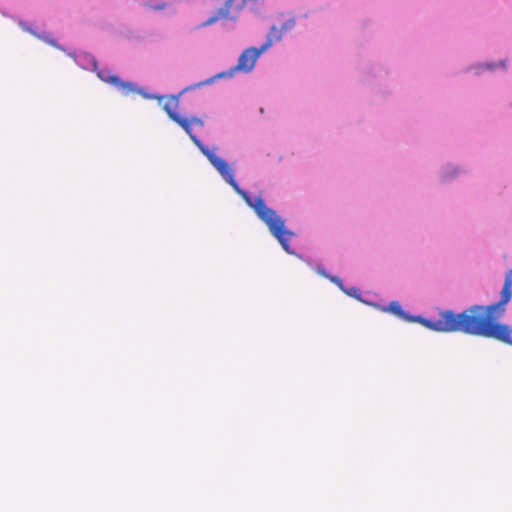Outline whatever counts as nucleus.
Listing matches in <instances>:
<instances>
[{
    "mask_svg": "<svg viewBox=\"0 0 512 512\" xmlns=\"http://www.w3.org/2000/svg\"><path fill=\"white\" fill-rule=\"evenodd\" d=\"M179 107V97L169 96L166 103L163 105V110L167 113L169 118L181 126L189 135L193 143L201 150L207 157L213 167L220 173L224 180L239 194L246 204L253 208L257 216L268 226L271 234L279 241L282 248L289 254H293L290 249L289 241L294 237V233L285 228V221L277 215L276 211L269 208L262 197L258 196L251 198L250 195L242 190L234 177L233 169L228 163L218 157L213 151L207 148L197 137L192 133V125L203 127L204 123L200 118L192 117L190 119L181 117L176 110Z\"/></svg>",
    "mask_w": 512,
    "mask_h": 512,
    "instance_id": "f257e3e1",
    "label": "nucleus"
},
{
    "mask_svg": "<svg viewBox=\"0 0 512 512\" xmlns=\"http://www.w3.org/2000/svg\"><path fill=\"white\" fill-rule=\"evenodd\" d=\"M501 298L498 302L490 305H473L469 307L474 315L475 324L481 330L480 333H467L468 335L492 338L506 344L512 345V328L506 324H501L498 320L505 314L506 305L512 297V269H510L504 280L501 290Z\"/></svg>",
    "mask_w": 512,
    "mask_h": 512,
    "instance_id": "f03ea898",
    "label": "nucleus"
},
{
    "mask_svg": "<svg viewBox=\"0 0 512 512\" xmlns=\"http://www.w3.org/2000/svg\"><path fill=\"white\" fill-rule=\"evenodd\" d=\"M382 311L390 312L407 322H418L426 328L441 333H480L481 330L475 324L472 310L465 309L461 313H455L452 310H445L439 313L438 319H425L421 316H411L405 312L397 301H392L388 306L383 307Z\"/></svg>",
    "mask_w": 512,
    "mask_h": 512,
    "instance_id": "7ed1b4c3",
    "label": "nucleus"
},
{
    "mask_svg": "<svg viewBox=\"0 0 512 512\" xmlns=\"http://www.w3.org/2000/svg\"><path fill=\"white\" fill-rule=\"evenodd\" d=\"M264 52L262 48L259 49L255 47H249L246 50L243 51V53L239 56L238 62L236 66L231 68L230 70L226 72H221L217 74L216 76L199 83L198 86H202L205 84H211L215 78H225V77H232L235 72H244L248 73L251 72L255 66V63L257 59L260 57V55Z\"/></svg>",
    "mask_w": 512,
    "mask_h": 512,
    "instance_id": "20e7f679",
    "label": "nucleus"
},
{
    "mask_svg": "<svg viewBox=\"0 0 512 512\" xmlns=\"http://www.w3.org/2000/svg\"><path fill=\"white\" fill-rule=\"evenodd\" d=\"M97 76L104 82L118 87L123 95H129L136 91L133 83L124 82L118 76L112 74L108 69H102L97 71Z\"/></svg>",
    "mask_w": 512,
    "mask_h": 512,
    "instance_id": "39448f33",
    "label": "nucleus"
},
{
    "mask_svg": "<svg viewBox=\"0 0 512 512\" xmlns=\"http://www.w3.org/2000/svg\"><path fill=\"white\" fill-rule=\"evenodd\" d=\"M295 25L294 19H289L285 23L281 25V27L273 26L271 27L266 42L261 46L262 50L266 51L270 48L274 42L280 41L282 39L283 33L292 29Z\"/></svg>",
    "mask_w": 512,
    "mask_h": 512,
    "instance_id": "423d86ee",
    "label": "nucleus"
},
{
    "mask_svg": "<svg viewBox=\"0 0 512 512\" xmlns=\"http://www.w3.org/2000/svg\"><path fill=\"white\" fill-rule=\"evenodd\" d=\"M230 7H231V1L226 2L225 7L219 10L218 15L208 19L205 22V25H210V24L216 22L220 17H226L229 13Z\"/></svg>",
    "mask_w": 512,
    "mask_h": 512,
    "instance_id": "0eeeda50",
    "label": "nucleus"
},
{
    "mask_svg": "<svg viewBox=\"0 0 512 512\" xmlns=\"http://www.w3.org/2000/svg\"><path fill=\"white\" fill-rule=\"evenodd\" d=\"M344 293L347 295L354 297L356 299H360V290L356 287H351L349 289L344 290Z\"/></svg>",
    "mask_w": 512,
    "mask_h": 512,
    "instance_id": "6e6552de",
    "label": "nucleus"
},
{
    "mask_svg": "<svg viewBox=\"0 0 512 512\" xmlns=\"http://www.w3.org/2000/svg\"><path fill=\"white\" fill-rule=\"evenodd\" d=\"M329 279L335 283L337 286L341 284L342 280L337 276H330Z\"/></svg>",
    "mask_w": 512,
    "mask_h": 512,
    "instance_id": "1a4fd4ad",
    "label": "nucleus"
},
{
    "mask_svg": "<svg viewBox=\"0 0 512 512\" xmlns=\"http://www.w3.org/2000/svg\"><path fill=\"white\" fill-rule=\"evenodd\" d=\"M38 37H39V38H41V39H43V40H45L47 43H49V44H51V45H53V46H57V45H56V42H55L54 40H52V39H48V37H47V36H38Z\"/></svg>",
    "mask_w": 512,
    "mask_h": 512,
    "instance_id": "9d476101",
    "label": "nucleus"
},
{
    "mask_svg": "<svg viewBox=\"0 0 512 512\" xmlns=\"http://www.w3.org/2000/svg\"><path fill=\"white\" fill-rule=\"evenodd\" d=\"M166 7L165 3H162L161 5L155 6L154 9H164Z\"/></svg>",
    "mask_w": 512,
    "mask_h": 512,
    "instance_id": "9b49d317",
    "label": "nucleus"
},
{
    "mask_svg": "<svg viewBox=\"0 0 512 512\" xmlns=\"http://www.w3.org/2000/svg\"><path fill=\"white\" fill-rule=\"evenodd\" d=\"M338 287L344 292V290H346V288L343 286V282H341V284L338 285Z\"/></svg>",
    "mask_w": 512,
    "mask_h": 512,
    "instance_id": "f8f14e48",
    "label": "nucleus"
},
{
    "mask_svg": "<svg viewBox=\"0 0 512 512\" xmlns=\"http://www.w3.org/2000/svg\"><path fill=\"white\" fill-rule=\"evenodd\" d=\"M93 66H94V69L96 70V67H97V61L94 59L93 60Z\"/></svg>",
    "mask_w": 512,
    "mask_h": 512,
    "instance_id": "ddd939ff",
    "label": "nucleus"
}]
</instances>
